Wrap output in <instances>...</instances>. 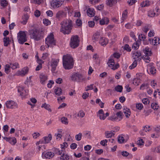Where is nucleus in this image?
<instances>
[{
	"label": "nucleus",
	"instance_id": "f257e3e1",
	"mask_svg": "<svg viewBox=\"0 0 160 160\" xmlns=\"http://www.w3.org/2000/svg\"><path fill=\"white\" fill-rule=\"evenodd\" d=\"M62 64L65 69L69 70L72 68L74 62L72 57L68 54L64 55L62 57Z\"/></svg>",
	"mask_w": 160,
	"mask_h": 160
},
{
	"label": "nucleus",
	"instance_id": "f03ea898",
	"mask_svg": "<svg viewBox=\"0 0 160 160\" xmlns=\"http://www.w3.org/2000/svg\"><path fill=\"white\" fill-rule=\"evenodd\" d=\"M72 27V22L70 20H66L61 24L60 31L64 34H69L71 32Z\"/></svg>",
	"mask_w": 160,
	"mask_h": 160
},
{
	"label": "nucleus",
	"instance_id": "7ed1b4c3",
	"mask_svg": "<svg viewBox=\"0 0 160 160\" xmlns=\"http://www.w3.org/2000/svg\"><path fill=\"white\" fill-rule=\"evenodd\" d=\"M29 34L31 38L35 41H39L41 38V35L40 31L36 28L30 30Z\"/></svg>",
	"mask_w": 160,
	"mask_h": 160
},
{
	"label": "nucleus",
	"instance_id": "20e7f679",
	"mask_svg": "<svg viewBox=\"0 0 160 160\" xmlns=\"http://www.w3.org/2000/svg\"><path fill=\"white\" fill-rule=\"evenodd\" d=\"M45 42L48 48L56 45V40L52 33H51L48 35L45 39Z\"/></svg>",
	"mask_w": 160,
	"mask_h": 160
},
{
	"label": "nucleus",
	"instance_id": "39448f33",
	"mask_svg": "<svg viewBox=\"0 0 160 160\" xmlns=\"http://www.w3.org/2000/svg\"><path fill=\"white\" fill-rule=\"evenodd\" d=\"M71 78L72 81L79 82L84 81L86 80V78L84 76L78 72L73 73Z\"/></svg>",
	"mask_w": 160,
	"mask_h": 160
},
{
	"label": "nucleus",
	"instance_id": "423d86ee",
	"mask_svg": "<svg viewBox=\"0 0 160 160\" xmlns=\"http://www.w3.org/2000/svg\"><path fill=\"white\" fill-rule=\"evenodd\" d=\"M17 39L19 43L23 44L27 40L26 32L24 31H20L17 34Z\"/></svg>",
	"mask_w": 160,
	"mask_h": 160
},
{
	"label": "nucleus",
	"instance_id": "0eeeda50",
	"mask_svg": "<svg viewBox=\"0 0 160 160\" xmlns=\"http://www.w3.org/2000/svg\"><path fill=\"white\" fill-rule=\"evenodd\" d=\"M64 0H51L50 2L51 9H56L60 7L63 3Z\"/></svg>",
	"mask_w": 160,
	"mask_h": 160
},
{
	"label": "nucleus",
	"instance_id": "6e6552de",
	"mask_svg": "<svg viewBox=\"0 0 160 160\" xmlns=\"http://www.w3.org/2000/svg\"><path fill=\"white\" fill-rule=\"evenodd\" d=\"M79 40L78 37L77 36H73L71 38L70 45L73 48H77L79 45Z\"/></svg>",
	"mask_w": 160,
	"mask_h": 160
},
{
	"label": "nucleus",
	"instance_id": "1a4fd4ad",
	"mask_svg": "<svg viewBox=\"0 0 160 160\" xmlns=\"http://www.w3.org/2000/svg\"><path fill=\"white\" fill-rule=\"evenodd\" d=\"M52 139V135L51 133L49 134L48 136H44L37 142V144L39 143L46 144L49 143Z\"/></svg>",
	"mask_w": 160,
	"mask_h": 160
},
{
	"label": "nucleus",
	"instance_id": "9d476101",
	"mask_svg": "<svg viewBox=\"0 0 160 160\" xmlns=\"http://www.w3.org/2000/svg\"><path fill=\"white\" fill-rule=\"evenodd\" d=\"M59 61V59L58 58H52V59L50 62V65L51 67V70L52 73H56V68L58 65Z\"/></svg>",
	"mask_w": 160,
	"mask_h": 160
},
{
	"label": "nucleus",
	"instance_id": "9b49d317",
	"mask_svg": "<svg viewBox=\"0 0 160 160\" xmlns=\"http://www.w3.org/2000/svg\"><path fill=\"white\" fill-rule=\"evenodd\" d=\"M5 105L7 108L9 109H15L18 108L17 103L12 100L7 101L5 103Z\"/></svg>",
	"mask_w": 160,
	"mask_h": 160
},
{
	"label": "nucleus",
	"instance_id": "f8f14e48",
	"mask_svg": "<svg viewBox=\"0 0 160 160\" xmlns=\"http://www.w3.org/2000/svg\"><path fill=\"white\" fill-rule=\"evenodd\" d=\"M108 64L109 67L111 69L115 70L118 68L119 65L118 64H115L114 60L112 58H110L108 61Z\"/></svg>",
	"mask_w": 160,
	"mask_h": 160
},
{
	"label": "nucleus",
	"instance_id": "ddd939ff",
	"mask_svg": "<svg viewBox=\"0 0 160 160\" xmlns=\"http://www.w3.org/2000/svg\"><path fill=\"white\" fill-rule=\"evenodd\" d=\"M18 90L20 95L22 97H24L28 95V91L25 89L24 87L22 86H19L18 87Z\"/></svg>",
	"mask_w": 160,
	"mask_h": 160
},
{
	"label": "nucleus",
	"instance_id": "4468645a",
	"mask_svg": "<svg viewBox=\"0 0 160 160\" xmlns=\"http://www.w3.org/2000/svg\"><path fill=\"white\" fill-rule=\"evenodd\" d=\"M54 156V153L51 152H43L42 157L43 159H50L52 158Z\"/></svg>",
	"mask_w": 160,
	"mask_h": 160
},
{
	"label": "nucleus",
	"instance_id": "2eb2a0df",
	"mask_svg": "<svg viewBox=\"0 0 160 160\" xmlns=\"http://www.w3.org/2000/svg\"><path fill=\"white\" fill-rule=\"evenodd\" d=\"M148 41L153 45L157 46L160 44V38L158 37H155L153 39L149 38Z\"/></svg>",
	"mask_w": 160,
	"mask_h": 160
},
{
	"label": "nucleus",
	"instance_id": "dca6fc26",
	"mask_svg": "<svg viewBox=\"0 0 160 160\" xmlns=\"http://www.w3.org/2000/svg\"><path fill=\"white\" fill-rule=\"evenodd\" d=\"M63 135V130L61 129H58L56 133H55L54 136L57 141H60L62 138Z\"/></svg>",
	"mask_w": 160,
	"mask_h": 160
},
{
	"label": "nucleus",
	"instance_id": "f3484780",
	"mask_svg": "<svg viewBox=\"0 0 160 160\" xmlns=\"http://www.w3.org/2000/svg\"><path fill=\"white\" fill-rule=\"evenodd\" d=\"M28 68L27 67H25L22 69L21 70L18 71L16 73V75L18 76H24L28 73Z\"/></svg>",
	"mask_w": 160,
	"mask_h": 160
},
{
	"label": "nucleus",
	"instance_id": "a211bd4d",
	"mask_svg": "<svg viewBox=\"0 0 160 160\" xmlns=\"http://www.w3.org/2000/svg\"><path fill=\"white\" fill-rule=\"evenodd\" d=\"M40 81L41 83L43 85L45 84L48 79L47 75L43 74H41L39 76Z\"/></svg>",
	"mask_w": 160,
	"mask_h": 160
},
{
	"label": "nucleus",
	"instance_id": "6ab92c4d",
	"mask_svg": "<svg viewBox=\"0 0 160 160\" xmlns=\"http://www.w3.org/2000/svg\"><path fill=\"white\" fill-rule=\"evenodd\" d=\"M147 71L150 74H154L156 72V70L154 67L151 64L147 66Z\"/></svg>",
	"mask_w": 160,
	"mask_h": 160
},
{
	"label": "nucleus",
	"instance_id": "aec40b11",
	"mask_svg": "<svg viewBox=\"0 0 160 160\" xmlns=\"http://www.w3.org/2000/svg\"><path fill=\"white\" fill-rule=\"evenodd\" d=\"M120 0H106V3L107 6L112 7L115 6L117 2Z\"/></svg>",
	"mask_w": 160,
	"mask_h": 160
},
{
	"label": "nucleus",
	"instance_id": "412c9836",
	"mask_svg": "<svg viewBox=\"0 0 160 160\" xmlns=\"http://www.w3.org/2000/svg\"><path fill=\"white\" fill-rule=\"evenodd\" d=\"M108 42V39L104 37H101L99 40V43L101 45L103 46H106Z\"/></svg>",
	"mask_w": 160,
	"mask_h": 160
},
{
	"label": "nucleus",
	"instance_id": "4be33fe9",
	"mask_svg": "<svg viewBox=\"0 0 160 160\" xmlns=\"http://www.w3.org/2000/svg\"><path fill=\"white\" fill-rule=\"evenodd\" d=\"M152 129V128L150 126L146 125L144 126L142 131L140 132V134L141 135L144 136L145 135L144 132H147L150 131Z\"/></svg>",
	"mask_w": 160,
	"mask_h": 160
},
{
	"label": "nucleus",
	"instance_id": "5701e85b",
	"mask_svg": "<svg viewBox=\"0 0 160 160\" xmlns=\"http://www.w3.org/2000/svg\"><path fill=\"white\" fill-rule=\"evenodd\" d=\"M66 13L62 10L58 11L56 14V18L58 19H60L66 17Z\"/></svg>",
	"mask_w": 160,
	"mask_h": 160
},
{
	"label": "nucleus",
	"instance_id": "b1692460",
	"mask_svg": "<svg viewBox=\"0 0 160 160\" xmlns=\"http://www.w3.org/2000/svg\"><path fill=\"white\" fill-rule=\"evenodd\" d=\"M97 116L100 120H104L105 119V115L102 109H100L98 112Z\"/></svg>",
	"mask_w": 160,
	"mask_h": 160
},
{
	"label": "nucleus",
	"instance_id": "393cba45",
	"mask_svg": "<svg viewBox=\"0 0 160 160\" xmlns=\"http://www.w3.org/2000/svg\"><path fill=\"white\" fill-rule=\"evenodd\" d=\"M88 15L90 17H92L95 15V12L92 8H88L87 11Z\"/></svg>",
	"mask_w": 160,
	"mask_h": 160
},
{
	"label": "nucleus",
	"instance_id": "a878e982",
	"mask_svg": "<svg viewBox=\"0 0 160 160\" xmlns=\"http://www.w3.org/2000/svg\"><path fill=\"white\" fill-rule=\"evenodd\" d=\"M41 107L42 108H44L49 112H51L52 111L50 105L46 102L42 103L41 106Z\"/></svg>",
	"mask_w": 160,
	"mask_h": 160
},
{
	"label": "nucleus",
	"instance_id": "bb28decb",
	"mask_svg": "<svg viewBox=\"0 0 160 160\" xmlns=\"http://www.w3.org/2000/svg\"><path fill=\"white\" fill-rule=\"evenodd\" d=\"M123 110L126 117L129 118L131 114L130 109L126 107H124Z\"/></svg>",
	"mask_w": 160,
	"mask_h": 160
},
{
	"label": "nucleus",
	"instance_id": "cd10ccee",
	"mask_svg": "<svg viewBox=\"0 0 160 160\" xmlns=\"http://www.w3.org/2000/svg\"><path fill=\"white\" fill-rule=\"evenodd\" d=\"M109 22V19L107 17H104L99 21L100 24L103 25L105 24H108Z\"/></svg>",
	"mask_w": 160,
	"mask_h": 160
},
{
	"label": "nucleus",
	"instance_id": "c85d7f7f",
	"mask_svg": "<svg viewBox=\"0 0 160 160\" xmlns=\"http://www.w3.org/2000/svg\"><path fill=\"white\" fill-rule=\"evenodd\" d=\"M101 37H102L100 36V33L99 32H97L93 34L92 39L95 41H97L99 40Z\"/></svg>",
	"mask_w": 160,
	"mask_h": 160
},
{
	"label": "nucleus",
	"instance_id": "c756f323",
	"mask_svg": "<svg viewBox=\"0 0 160 160\" xmlns=\"http://www.w3.org/2000/svg\"><path fill=\"white\" fill-rule=\"evenodd\" d=\"M141 54L139 52H135L132 53V56L135 60H138L141 56Z\"/></svg>",
	"mask_w": 160,
	"mask_h": 160
},
{
	"label": "nucleus",
	"instance_id": "7c9ffc66",
	"mask_svg": "<svg viewBox=\"0 0 160 160\" xmlns=\"http://www.w3.org/2000/svg\"><path fill=\"white\" fill-rule=\"evenodd\" d=\"M29 18V17L28 14H25L22 17V20L21 22L23 25H25L27 22Z\"/></svg>",
	"mask_w": 160,
	"mask_h": 160
},
{
	"label": "nucleus",
	"instance_id": "2f4dec72",
	"mask_svg": "<svg viewBox=\"0 0 160 160\" xmlns=\"http://www.w3.org/2000/svg\"><path fill=\"white\" fill-rule=\"evenodd\" d=\"M128 12L127 10H125L123 12L122 14V18L121 22H124L127 18Z\"/></svg>",
	"mask_w": 160,
	"mask_h": 160
},
{
	"label": "nucleus",
	"instance_id": "473e14b6",
	"mask_svg": "<svg viewBox=\"0 0 160 160\" xmlns=\"http://www.w3.org/2000/svg\"><path fill=\"white\" fill-rule=\"evenodd\" d=\"M54 91L55 94L58 96L61 95L62 93V89L59 87H56L55 88Z\"/></svg>",
	"mask_w": 160,
	"mask_h": 160
},
{
	"label": "nucleus",
	"instance_id": "72a5a7b5",
	"mask_svg": "<svg viewBox=\"0 0 160 160\" xmlns=\"http://www.w3.org/2000/svg\"><path fill=\"white\" fill-rule=\"evenodd\" d=\"M145 55H151L152 54L151 49L148 47H146L143 50Z\"/></svg>",
	"mask_w": 160,
	"mask_h": 160
},
{
	"label": "nucleus",
	"instance_id": "f704fd0d",
	"mask_svg": "<svg viewBox=\"0 0 160 160\" xmlns=\"http://www.w3.org/2000/svg\"><path fill=\"white\" fill-rule=\"evenodd\" d=\"M105 134L106 137L108 138L112 137L114 135V133L112 131H107L105 132Z\"/></svg>",
	"mask_w": 160,
	"mask_h": 160
},
{
	"label": "nucleus",
	"instance_id": "c9c22d12",
	"mask_svg": "<svg viewBox=\"0 0 160 160\" xmlns=\"http://www.w3.org/2000/svg\"><path fill=\"white\" fill-rule=\"evenodd\" d=\"M64 10L65 11L68 12L69 14H72L73 12V9L71 7H66L64 8Z\"/></svg>",
	"mask_w": 160,
	"mask_h": 160
},
{
	"label": "nucleus",
	"instance_id": "e433bc0d",
	"mask_svg": "<svg viewBox=\"0 0 160 160\" xmlns=\"http://www.w3.org/2000/svg\"><path fill=\"white\" fill-rule=\"evenodd\" d=\"M151 108L154 110H157L159 108V106L157 102H153L151 105Z\"/></svg>",
	"mask_w": 160,
	"mask_h": 160
},
{
	"label": "nucleus",
	"instance_id": "4c0bfd02",
	"mask_svg": "<svg viewBox=\"0 0 160 160\" xmlns=\"http://www.w3.org/2000/svg\"><path fill=\"white\" fill-rule=\"evenodd\" d=\"M10 67L13 69H15L19 68V64L18 62H13L10 64Z\"/></svg>",
	"mask_w": 160,
	"mask_h": 160
},
{
	"label": "nucleus",
	"instance_id": "58836bf2",
	"mask_svg": "<svg viewBox=\"0 0 160 160\" xmlns=\"http://www.w3.org/2000/svg\"><path fill=\"white\" fill-rule=\"evenodd\" d=\"M84 136L85 138L89 139L91 138V132L88 131H86L83 133Z\"/></svg>",
	"mask_w": 160,
	"mask_h": 160
},
{
	"label": "nucleus",
	"instance_id": "ea45409f",
	"mask_svg": "<svg viewBox=\"0 0 160 160\" xmlns=\"http://www.w3.org/2000/svg\"><path fill=\"white\" fill-rule=\"evenodd\" d=\"M116 114L113 115L109 117V120L113 121H119V120Z\"/></svg>",
	"mask_w": 160,
	"mask_h": 160
},
{
	"label": "nucleus",
	"instance_id": "a19ab883",
	"mask_svg": "<svg viewBox=\"0 0 160 160\" xmlns=\"http://www.w3.org/2000/svg\"><path fill=\"white\" fill-rule=\"evenodd\" d=\"M144 143V142L143 141V140L140 138H138L137 142V144L140 147H142L143 146Z\"/></svg>",
	"mask_w": 160,
	"mask_h": 160
},
{
	"label": "nucleus",
	"instance_id": "79ce46f5",
	"mask_svg": "<svg viewBox=\"0 0 160 160\" xmlns=\"http://www.w3.org/2000/svg\"><path fill=\"white\" fill-rule=\"evenodd\" d=\"M69 156L67 154H63L60 157V160H68Z\"/></svg>",
	"mask_w": 160,
	"mask_h": 160
},
{
	"label": "nucleus",
	"instance_id": "37998d69",
	"mask_svg": "<svg viewBox=\"0 0 160 160\" xmlns=\"http://www.w3.org/2000/svg\"><path fill=\"white\" fill-rule=\"evenodd\" d=\"M156 15V13L153 10H150L148 13V15L150 17H154Z\"/></svg>",
	"mask_w": 160,
	"mask_h": 160
},
{
	"label": "nucleus",
	"instance_id": "c03bdc74",
	"mask_svg": "<svg viewBox=\"0 0 160 160\" xmlns=\"http://www.w3.org/2000/svg\"><path fill=\"white\" fill-rule=\"evenodd\" d=\"M60 146L62 151L68 147V144L67 142H64L60 145Z\"/></svg>",
	"mask_w": 160,
	"mask_h": 160
},
{
	"label": "nucleus",
	"instance_id": "a18cd8bd",
	"mask_svg": "<svg viewBox=\"0 0 160 160\" xmlns=\"http://www.w3.org/2000/svg\"><path fill=\"white\" fill-rule=\"evenodd\" d=\"M3 41L5 46H7L9 44V38L7 37H4L3 38Z\"/></svg>",
	"mask_w": 160,
	"mask_h": 160
},
{
	"label": "nucleus",
	"instance_id": "49530a36",
	"mask_svg": "<svg viewBox=\"0 0 160 160\" xmlns=\"http://www.w3.org/2000/svg\"><path fill=\"white\" fill-rule=\"evenodd\" d=\"M10 67L8 64H6L4 66L5 72L7 74L10 72Z\"/></svg>",
	"mask_w": 160,
	"mask_h": 160
},
{
	"label": "nucleus",
	"instance_id": "de8ad7c7",
	"mask_svg": "<svg viewBox=\"0 0 160 160\" xmlns=\"http://www.w3.org/2000/svg\"><path fill=\"white\" fill-rule=\"evenodd\" d=\"M82 133L81 132H79L78 134H76L75 136V139L77 141H80L82 137Z\"/></svg>",
	"mask_w": 160,
	"mask_h": 160
},
{
	"label": "nucleus",
	"instance_id": "09e8293b",
	"mask_svg": "<svg viewBox=\"0 0 160 160\" xmlns=\"http://www.w3.org/2000/svg\"><path fill=\"white\" fill-rule=\"evenodd\" d=\"M150 4V2L149 1H146L142 2L141 4V6L142 7H144L149 6Z\"/></svg>",
	"mask_w": 160,
	"mask_h": 160
},
{
	"label": "nucleus",
	"instance_id": "8fccbe9b",
	"mask_svg": "<svg viewBox=\"0 0 160 160\" xmlns=\"http://www.w3.org/2000/svg\"><path fill=\"white\" fill-rule=\"evenodd\" d=\"M140 78H135L133 81V83L135 85H138L140 82Z\"/></svg>",
	"mask_w": 160,
	"mask_h": 160
},
{
	"label": "nucleus",
	"instance_id": "3c124183",
	"mask_svg": "<svg viewBox=\"0 0 160 160\" xmlns=\"http://www.w3.org/2000/svg\"><path fill=\"white\" fill-rule=\"evenodd\" d=\"M116 114L119 121L121 120L123 118V115L122 113L121 112L119 111L117 112Z\"/></svg>",
	"mask_w": 160,
	"mask_h": 160
},
{
	"label": "nucleus",
	"instance_id": "603ef678",
	"mask_svg": "<svg viewBox=\"0 0 160 160\" xmlns=\"http://www.w3.org/2000/svg\"><path fill=\"white\" fill-rule=\"evenodd\" d=\"M122 89L123 87L121 85H118L115 88V89L116 91L120 92H122Z\"/></svg>",
	"mask_w": 160,
	"mask_h": 160
},
{
	"label": "nucleus",
	"instance_id": "864d4df0",
	"mask_svg": "<svg viewBox=\"0 0 160 160\" xmlns=\"http://www.w3.org/2000/svg\"><path fill=\"white\" fill-rule=\"evenodd\" d=\"M137 65V61L136 60L134 61L129 66V68L130 69H132L135 68Z\"/></svg>",
	"mask_w": 160,
	"mask_h": 160
},
{
	"label": "nucleus",
	"instance_id": "5fc2aeb1",
	"mask_svg": "<svg viewBox=\"0 0 160 160\" xmlns=\"http://www.w3.org/2000/svg\"><path fill=\"white\" fill-rule=\"evenodd\" d=\"M160 136V135L158 133L154 132L151 135V138L155 139L158 138Z\"/></svg>",
	"mask_w": 160,
	"mask_h": 160
},
{
	"label": "nucleus",
	"instance_id": "6e6d98bb",
	"mask_svg": "<svg viewBox=\"0 0 160 160\" xmlns=\"http://www.w3.org/2000/svg\"><path fill=\"white\" fill-rule=\"evenodd\" d=\"M151 55H145L144 56L143 58L144 61L147 63H148L150 61L149 56Z\"/></svg>",
	"mask_w": 160,
	"mask_h": 160
},
{
	"label": "nucleus",
	"instance_id": "4d7b16f0",
	"mask_svg": "<svg viewBox=\"0 0 160 160\" xmlns=\"http://www.w3.org/2000/svg\"><path fill=\"white\" fill-rule=\"evenodd\" d=\"M121 154L123 157H127L129 156L130 158L132 157V155L131 154H129L128 152L126 151H123L121 152Z\"/></svg>",
	"mask_w": 160,
	"mask_h": 160
},
{
	"label": "nucleus",
	"instance_id": "13d9d810",
	"mask_svg": "<svg viewBox=\"0 0 160 160\" xmlns=\"http://www.w3.org/2000/svg\"><path fill=\"white\" fill-rule=\"evenodd\" d=\"M61 122L64 124H68V119L65 117H63L61 119Z\"/></svg>",
	"mask_w": 160,
	"mask_h": 160
},
{
	"label": "nucleus",
	"instance_id": "bf43d9fd",
	"mask_svg": "<svg viewBox=\"0 0 160 160\" xmlns=\"http://www.w3.org/2000/svg\"><path fill=\"white\" fill-rule=\"evenodd\" d=\"M96 102L98 103L101 108H103L104 107V103H103L100 99H97L96 100Z\"/></svg>",
	"mask_w": 160,
	"mask_h": 160
},
{
	"label": "nucleus",
	"instance_id": "052dcab7",
	"mask_svg": "<svg viewBox=\"0 0 160 160\" xmlns=\"http://www.w3.org/2000/svg\"><path fill=\"white\" fill-rule=\"evenodd\" d=\"M9 141V142L12 145H14L17 142L16 138H11Z\"/></svg>",
	"mask_w": 160,
	"mask_h": 160
},
{
	"label": "nucleus",
	"instance_id": "680f3d73",
	"mask_svg": "<svg viewBox=\"0 0 160 160\" xmlns=\"http://www.w3.org/2000/svg\"><path fill=\"white\" fill-rule=\"evenodd\" d=\"M118 142L120 143H122L124 141V136L123 135H121L119 136L118 138Z\"/></svg>",
	"mask_w": 160,
	"mask_h": 160
},
{
	"label": "nucleus",
	"instance_id": "e2e57ef3",
	"mask_svg": "<svg viewBox=\"0 0 160 160\" xmlns=\"http://www.w3.org/2000/svg\"><path fill=\"white\" fill-rule=\"evenodd\" d=\"M136 108L138 110H142L143 108L142 104L141 103H138L136 104Z\"/></svg>",
	"mask_w": 160,
	"mask_h": 160
},
{
	"label": "nucleus",
	"instance_id": "0e129e2a",
	"mask_svg": "<svg viewBox=\"0 0 160 160\" xmlns=\"http://www.w3.org/2000/svg\"><path fill=\"white\" fill-rule=\"evenodd\" d=\"M43 22L44 25L48 26L51 24V22L48 19L44 18L43 20Z\"/></svg>",
	"mask_w": 160,
	"mask_h": 160
},
{
	"label": "nucleus",
	"instance_id": "69168bd1",
	"mask_svg": "<svg viewBox=\"0 0 160 160\" xmlns=\"http://www.w3.org/2000/svg\"><path fill=\"white\" fill-rule=\"evenodd\" d=\"M155 32L153 30H151L148 33V36L149 37H152L154 36Z\"/></svg>",
	"mask_w": 160,
	"mask_h": 160
},
{
	"label": "nucleus",
	"instance_id": "338daca9",
	"mask_svg": "<svg viewBox=\"0 0 160 160\" xmlns=\"http://www.w3.org/2000/svg\"><path fill=\"white\" fill-rule=\"evenodd\" d=\"M1 5L3 7L7 6L8 2L6 0H0Z\"/></svg>",
	"mask_w": 160,
	"mask_h": 160
},
{
	"label": "nucleus",
	"instance_id": "774afa93",
	"mask_svg": "<svg viewBox=\"0 0 160 160\" xmlns=\"http://www.w3.org/2000/svg\"><path fill=\"white\" fill-rule=\"evenodd\" d=\"M40 135V133L37 132H34L32 134L33 138L34 139H37L39 137Z\"/></svg>",
	"mask_w": 160,
	"mask_h": 160
}]
</instances>
